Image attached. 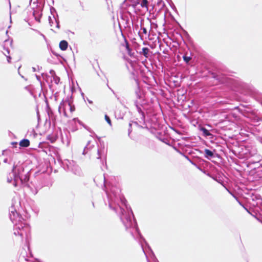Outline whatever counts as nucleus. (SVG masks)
<instances>
[{"mask_svg":"<svg viewBox=\"0 0 262 262\" xmlns=\"http://www.w3.org/2000/svg\"><path fill=\"white\" fill-rule=\"evenodd\" d=\"M101 178L103 182V190L107 195L109 208L118 215L126 230L128 231L134 238L135 237L134 231L137 233L141 248L147 258L142 241L144 242L149 248V246L140 232L132 209L127 204V201L123 195L121 194L120 188L117 186L107 184L104 176H101Z\"/></svg>","mask_w":262,"mask_h":262,"instance_id":"f257e3e1","label":"nucleus"},{"mask_svg":"<svg viewBox=\"0 0 262 262\" xmlns=\"http://www.w3.org/2000/svg\"><path fill=\"white\" fill-rule=\"evenodd\" d=\"M53 146L50 145V152H53L54 155L50 154V173L52 170L51 164L54 163L56 167H62L66 171H72L74 174L81 176L82 172L80 168L76 164L75 161L65 159L62 161L60 156L56 154Z\"/></svg>","mask_w":262,"mask_h":262,"instance_id":"f03ea898","label":"nucleus"},{"mask_svg":"<svg viewBox=\"0 0 262 262\" xmlns=\"http://www.w3.org/2000/svg\"><path fill=\"white\" fill-rule=\"evenodd\" d=\"M37 0H30L29 8L31 9L30 11V16L34 18L37 22H40V17L41 16V8L37 3Z\"/></svg>","mask_w":262,"mask_h":262,"instance_id":"7ed1b4c3","label":"nucleus"},{"mask_svg":"<svg viewBox=\"0 0 262 262\" xmlns=\"http://www.w3.org/2000/svg\"><path fill=\"white\" fill-rule=\"evenodd\" d=\"M125 53H122L123 58L125 60L127 61L128 64L131 68H133L135 60L138 59V55H139L138 50H124Z\"/></svg>","mask_w":262,"mask_h":262,"instance_id":"20e7f679","label":"nucleus"},{"mask_svg":"<svg viewBox=\"0 0 262 262\" xmlns=\"http://www.w3.org/2000/svg\"><path fill=\"white\" fill-rule=\"evenodd\" d=\"M54 125V131L52 134H50V142L53 143L59 137V135L61 136V139L62 141V142L64 143L66 142L67 146L69 145L70 143V140L68 138L67 135H66L67 138L66 140L64 141L63 135L61 134V129L59 127L56 128L55 126V124H53Z\"/></svg>","mask_w":262,"mask_h":262,"instance_id":"39448f33","label":"nucleus"},{"mask_svg":"<svg viewBox=\"0 0 262 262\" xmlns=\"http://www.w3.org/2000/svg\"><path fill=\"white\" fill-rule=\"evenodd\" d=\"M96 159L99 160L102 165L106 164V152L105 151L104 146L97 149Z\"/></svg>","mask_w":262,"mask_h":262,"instance_id":"423d86ee","label":"nucleus"},{"mask_svg":"<svg viewBox=\"0 0 262 262\" xmlns=\"http://www.w3.org/2000/svg\"><path fill=\"white\" fill-rule=\"evenodd\" d=\"M135 88L134 93L136 97V100H140V101L144 100V95L143 91L141 90L139 86V82L138 80L135 79Z\"/></svg>","mask_w":262,"mask_h":262,"instance_id":"0eeeda50","label":"nucleus"},{"mask_svg":"<svg viewBox=\"0 0 262 262\" xmlns=\"http://www.w3.org/2000/svg\"><path fill=\"white\" fill-rule=\"evenodd\" d=\"M66 107H68L70 110L71 112H73L75 110V107L72 104L71 101L69 100V98H67L65 100L64 102L61 103L60 105L59 106V111L60 112L61 110L63 108V114L65 116L67 115L66 112Z\"/></svg>","mask_w":262,"mask_h":262,"instance_id":"6e6552de","label":"nucleus"},{"mask_svg":"<svg viewBox=\"0 0 262 262\" xmlns=\"http://www.w3.org/2000/svg\"><path fill=\"white\" fill-rule=\"evenodd\" d=\"M150 24L148 23L146 24H145L144 23L141 24V29L139 32V34L141 36V37H145V38L147 36H149L148 30L151 29V27L150 26Z\"/></svg>","mask_w":262,"mask_h":262,"instance_id":"1a4fd4ad","label":"nucleus"},{"mask_svg":"<svg viewBox=\"0 0 262 262\" xmlns=\"http://www.w3.org/2000/svg\"><path fill=\"white\" fill-rule=\"evenodd\" d=\"M134 104L136 106L137 111H138V113L140 115V120L143 121V125H145V116L144 112L143 111L142 109V104H140L138 100H135L134 101Z\"/></svg>","mask_w":262,"mask_h":262,"instance_id":"9d476101","label":"nucleus"},{"mask_svg":"<svg viewBox=\"0 0 262 262\" xmlns=\"http://www.w3.org/2000/svg\"><path fill=\"white\" fill-rule=\"evenodd\" d=\"M118 47L120 48H125L126 49H129V45L127 42L125 37L121 34V36L118 39Z\"/></svg>","mask_w":262,"mask_h":262,"instance_id":"9b49d317","label":"nucleus"},{"mask_svg":"<svg viewBox=\"0 0 262 262\" xmlns=\"http://www.w3.org/2000/svg\"><path fill=\"white\" fill-rule=\"evenodd\" d=\"M50 81L51 82L53 81L56 84H57L60 81L59 77L56 76L54 71L51 70H50Z\"/></svg>","mask_w":262,"mask_h":262,"instance_id":"f8f14e48","label":"nucleus"},{"mask_svg":"<svg viewBox=\"0 0 262 262\" xmlns=\"http://www.w3.org/2000/svg\"><path fill=\"white\" fill-rule=\"evenodd\" d=\"M212 77L215 79L220 82L224 83L225 82V78L223 75H221L213 72L211 73Z\"/></svg>","mask_w":262,"mask_h":262,"instance_id":"ddd939ff","label":"nucleus"},{"mask_svg":"<svg viewBox=\"0 0 262 262\" xmlns=\"http://www.w3.org/2000/svg\"><path fill=\"white\" fill-rule=\"evenodd\" d=\"M204 152L205 157L206 158L209 159L214 157V154L213 151L208 149H205Z\"/></svg>","mask_w":262,"mask_h":262,"instance_id":"4468645a","label":"nucleus"},{"mask_svg":"<svg viewBox=\"0 0 262 262\" xmlns=\"http://www.w3.org/2000/svg\"><path fill=\"white\" fill-rule=\"evenodd\" d=\"M183 58L184 61L186 63H188L189 61L191 59V53L189 54L186 52L183 56Z\"/></svg>","mask_w":262,"mask_h":262,"instance_id":"2eb2a0df","label":"nucleus"},{"mask_svg":"<svg viewBox=\"0 0 262 262\" xmlns=\"http://www.w3.org/2000/svg\"><path fill=\"white\" fill-rule=\"evenodd\" d=\"M139 121L142 124L141 125L139 124V123L137 121H134V122L133 121L132 122V125L134 124L136 126L140 127V128H147V127L146 126V124L145 123V125H143V121H141V120H139Z\"/></svg>","mask_w":262,"mask_h":262,"instance_id":"dca6fc26","label":"nucleus"},{"mask_svg":"<svg viewBox=\"0 0 262 262\" xmlns=\"http://www.w3.org/2000/svg\"><path fill=\"white\" fill-rule=\"evenodd\" d=\"M139 3L142 8L148 9V1L147 0H138Z\"/></svg>","mask_w":262,"mask_h":262,"instance_id":"f3484780","label":"nucleus"},{"mask_svg":"<svg viewBox=\"0 0 262 262\" xmlns=\"http://www.w3.org/2000/svg\"><path fill=\"white\" fill-rule=\"evenodd\" d=\"M68 46V43L66 40H62L59 43L60 49H67Z\"/></svg>","mask_w":262,"mask_h":262,"instance_id":"a211bd4d","label":"nucleus"},{"mask_svg":"<svg viewBox=\"0 0 262 262\" xmlns=\"http://www.w3.org/2000/svg\"><path fill=\"white\" fill-rule=\"evenodd\" d=\"M200 130L202 132L203 136L205 137H207L211 135L209 131L204 127H201L200 128Z\"/></svg>","mask_w":262,"mask_h":262,"instance_id":"6ab92c4d","label":"nucleus"},{"mask_svg":"<svg viewBox=\"0 0 262 262\" xmlns=\"http://www.w3.org/2000/svg\"><path fill=\"white\" fill-rule=\"evenodd\" d=\"M30 144V142L27 139H24L19 142V145L21 147H28Z\"/></svg>","mask_w":262,"mask_h":262,"instance_id":"aec40b11","label":"nucleus"},{"mask_svg":"<svg viewBox=\"0 0 262 262\" xmlns=\"http://www.w3.org/2000/svg\"><path fill=\"white\" fill-rule=\"evenodd\" d=\"M150 50H142L139 54L140 55H143L146 58H147L149 55Z\"/></svg>","mask_w":262,"mask_h":262,"instance_id":"412c9836","label":"nucleus"},{"mask_svg":"<svg viewBox=\"0 0 262 262\" xmlns=\"http://www.w3.org/2000/svg\"><path fill=\"white\" fill-rule=\"evenodd\" d=\"M255 158L256 159L255 160H253L252 159L250 160L249 162L251 164L257 163L260 161V157L256 156Z\"/></svg>","mask_w":262,"mask_h":262,"instance_id":"4be33fe9","label":"nucleus"},{"mask_svg":"<svg viewBox=\"0 0 262 262\" xmlns=\"http://www.w3.org/2000/svg\"><path fill=\"white\" fill-rule=\"evenodd\" d=\"M90 143H91V141H89L88 142V143H87L86 145L85 146V147H84V149H83V152H82V154H83V155H85L87 153V152H88V151H87V150L88 149V148H91L92 147L91 146H90V147H89V145H90Z\"/></svg>","mask_w":262,"mask_h":262,"instance_id":"5701e85b","label":"nucleus"},{"mask_svg":"<svg viewBox=\"0 0 262 262\" xmlns=\"http://www.w3.org/2000/svg\"><path fill=\"white\" fill-rule=\"evenodd\" d=\"M257 138L260 142H262V126L259 130V134L257 135Z\"/></svg>","mask_w":262,"mask_h":262,"instance_id":"b1692460","label":"nucleus"},{"mask_svg":"<svg viewBox=\"0 0 262 262\" xmlns=\"http://www.w3.org/2000/svg\"><path fill=\"white\" fill-rule=\"evenodd\" d=\"M255 151H253V152H252V151H250L249 153L248 154H246V156H245V158H247V159H249L252 157H254L255 156V153H254Z\"/></svg>","mask_w":262,"mask_h":262,"instance_id":"393cba45","label":"nucleus"},{"mask_svg":"<svg viewBox=\"0 0 262 262\" xmlns=\"http://www.w3.org/2000/svg\"><path fill=\"white\" fill-rule=\"evenodd\" d=\"M104 117H105V121L108 123V124L110 126H112L111 120L110 118L109 117V116H108L107 115H105Z\"/></svg>","mask_w":262,"mask_h":262,"instance_id":"a878e982","label":"nucleus"},{"mask_svg":"<svg viewBox=\"0 0 262 262\" xmlns=\"http://www.w3.org/2000/svg\"><path fill=\"white\" fill-rule=\"evenodd\" d=\"M253 120L254 122H258L260 121H261L260 118L258 117V116H253Z\"/></svg>","mask_w":262,"mask_h":262,"instance_id":"bb28decb","label":"nucleus"},{"mask_svg":"<svg viewBox=\"0 0 262 262\" xmlns=\"http://www.w3.org/2000/svg\"><path fill=\"white\" fill-rule=\"evenodd\" d=\"M132 123L131 122H130L129 124V128H128V136H129L130 134L132 132Z\"/></svg>","mask_w":262,"mask_h":262,"instance_id":"cd10ccee","label":"nucleus"},{"mask_svg":"<svg viewBox=\"0 0 262 262\" xmlns=\"http://www.w3.org/2000/svg\"><path fill=\"white\" fill-rule=\"evenodd\" d=\"M134 66V65L133 66V67ZM126 68L127 69V70L129 71H130L131 73H133V71H132V69H134V67L132 68L130 67V66L128 64V63H126Z\"/></svg>","mask_w":262,"mask_h":262,"instance_id":"c85d7f7f","label":"nucleus"},{"mask_svg":"<svg viewBox=\"0 0 262 262\" xmlns=\"http://www.w3.org/2000/svg\"><path fill=\"white\" fill-rule=\"evenodd\" d=\"M186 158H187V159L188 160H189V162H190L192 165H194V166H196V163H195L194 162H193L192 160H191L188 158V156H186Z\"/></svg>","mask_w":262,"mask_h":262,"instance_id":"c756f323","label":"nucleus"},{"mask_svg":"<svg viewBox=\"0 0 262 262\" xmlns=\"http://www.w3.org/2000/svg\"><path fill=\"white\" fill-rule=\"evenodd\" d=\"M223 185V186H224V187L226 189V190L233 196L235 198H236V199H237L236 197L234 195L233 193H232L231 191H230L228 189V188H227L223 184H222Z\"/></svg>","mask_w":262,"mask_h":262,"instance_id":"7c9ffc66","label":"nucleus"},{"mask_svg":"<svg viewBox=\"0 0 262 262\" xmlns=\"http://www.w3.org/2000/svg\"><path fill=\"white\" fill-rule=\"evenodd\" d=\"M58 96V92H56L55 93V94H54V98L55 101L57 100Z\"/></svg>","mask_w":262,"mask_h":262,"instance_id":"2f4dec72","label":"nucleus"},{"mask_svg":"<svg viewBox=\"0 0 262 262\" xmlns=\"http://www.w3.org/2000/svg\"><path fill=\"white\" fill-rule=\"evenodd\" d=\"M197 168H198L200 170L202 171L204 173H205V171L203 170L201 167H200L198 165L195 166Z\"/></svg>","mask_w":262,"mask_h":262,"instance_id":"473e14b6","label":"nucleus"},{"mask_svg":"<svg viewBox=\"0 0 262 262\" xmlns=\"http://www.w3.org/2000/svg\"><path fill=\"white\" fill-rule=\"evenodd\" d=\"M197 168H198L200 170L202 171L204 173H205V171L203 170L201 167H200L198 165L195 166Z\"/></svg>","mask_w":262,"mask_h":262,"instance_id":"72a5a7b5","label":"nucleus"},{"mask_svg":"<svg viewBox=\"0 0 262 262\" xmlns=\"http://www.w3.org/2000/svg\"><path fill=\"white\" fill-rule=\"evenodd\" d=\"M168 50H163V53L164 54H168Z\"/></svg>","mask_w":262,"mask_h":262,"instance_id":"f704fd0d","label":"nucleus"},{"mask_svg":"<svg viewBox=\"0 0 262 262\" xmlns=\"http://www.w3.org/2000/svg\"><path fill=\"white\" fill-rule=\"evenodd\" d=\"M50 119H53L52 113V111H51V110H50Z\"/></svg>","mask_w":262,"mask_h":262,"instance_id":"c9c22d12","label":"nucleus"},{"mask_svg":"<svg viewBox=\"0 0 262 262\" xmlns=\"http://www.w3.org/2000/svg\"><path fill=\"white\" fill-rule=\"evenodd\" d=\"M260 197H261V196H260V195H258L257 196H255V198H256L257 200H258V199H260Z\"/></svg>","mask_w":262,"mask_h":262,"instance_id":"e433bc0d","label":"nucleus"},{"mask_svg":"<svg viewBox=\"0 0 262 262\" xmlns=\"http://www.w3.org/2000/svg\"><path fill=\"white\" fill-rule=\"evenodd\" d=\"M73 120H74V121H78V122H80V121L78 120V119L77 118H74V119H73Z\"/></svg>","mask_w":262,"mask_h":262,"instance_id":"4c0bfd02","label":"nucleus"},{"mask_svg":"<svg viewBox=\"0 0 262 262\" xmlns=\"http://www.w3.org/2000/svg\"><path fill=\"white\" fill-rule=\"evenodd\" d=\"M32 70L34 72L36 71V69L34 67L32 68Z\"/></svg>","mask_w":262,"mask_h":262,"instance_id":"58836bf2","label":"nucleus"},{"mask_svg":"<svg viewBox=\"0 0 262 262\" xmlns=\"http://www.w3.org/2000/svg\"><path fill=\"white\" fill-rule=\"evenodd\" d=\"M52 86H53V85H50V90H51Z\"/></svg>","mask_w":262,"mask_h":262,"instance_id":"ea45409f","label":"nucleus"},{"mask_svg":"<svg viewBox=\"0 0 262 262\" xmlns=\"http://www.w3.org/2000/svg\"><path fill=\"white\" fill-rule=\"evenodd\" d=\"M54 172H57V170L56 169H54Z\"/></svg>","mask_w":262,"mask_h":262,"instance_id":"a19ab883","label":"nucleus"},{"mask_svg":"<svg viewBox=\"0 0 262 262\" xmlns=\"http://www.w3.org/2000/svg\"><path fill=\"white\" fill-rule=\"evenodd\" d=\"M238 202H239V204H240V205H241L242 206H244L241 204V203L240 202H239V201H238Z\"/></svg>","mask_w":262,"mask_h":262,"instance_id":"79ce46f5","label":"nucleus"},{"mask_svg":"<svg viewBox=\"0 0 262 262\" xmlns=\"http://www.w3.org/2000/svg\"><path fill=\"white\" fill-rule=\"evenodd\" d=\"M142 49L145 50V49H148L147 48H143Z\"/></svg>","mask_w":262,"mask_h":262,"instance_id":"37998d69","label":"nucleus"},{"mask_svg":"<svg viewBox=\"0 0 262 262\" xmlns=\"http://www.w3.org/2000/svg\"><path fill=\"white\" fill-rule=\"evenodd\" d=\"M41 35L43 36V37L45 39H46V38H45V36H44L43 35Z\"/></svg>","mask_w":262,"mask_h":262,"instance_id":"c03bdc74","label":"nucleus"},{"mask_svg":"<svg viewBox=\"0 0 262 262\" xmlns=\"http://www.w3.org/2000/svg\"><path fill=\"white\" fill-rule=\"evenodd\" d=\"M6 52H7V53H9V50H6Z\"/></svg>","mask_w":262,"mask_h":262,"instance_id":"a18cd8bd","label":"nucleus"},{"mask_svg":"<svg viewBox=\"0 0 262 262\" xmlns=\"http://www.w3.org/2000/svg\"><path fill=\"white\" fill-rule=\"evenodd\" d=\"M10 58L9 57H8V61H9V59H10Z\"/></svg>","mask_w":262,"mask_h":262,"instance_id":"49530a36","label":"nucleus"},{"mask_svg":"<svg viewBox=\"0 0 262 262\" xmlns=\"http://www.w3.org/2000/svg\"><path fill=\"white\" fill-rule=\"evenodd\" d=\"M96 179H97V178H95V179H94V181L95 182Z\"/></svg>","mask_w":262,"mask_h":262,"instance_id":"de8ad7c7","label":"nucleus"},{"mask_svg":"<svg viewBox=\"0 0 262 262\" xmlns=\"http://www.w3.org/2000/svg\"><path fill=\"white\" fill-rule=\"evenodd\" d=\"M98 139H100V137H97Z\"/></svg>","mask_w":262,"mask_h":262,"instance_id":"09e8293b","label":"nucleus"},{"mask_svg":"<svg viewBox=\"0 0 262 262\" xmlns=\"http://www.w3.org/2000/svg\"><path fill=\"white\" fill-rule=\"evenodd\" d=\"M20 67H19V68H18V70H19V69H20Z\"/></svg>","mask_w":262,"mask_h":262,"instance_id":"8fccbe9b","label":"nucleus"},{"mask_svg":"<svg viewBox=\"0 0 262 262\" xmlns=\"http://www.w3.org/2000/svg\"><path fill=\"white\" fill-rule=\"evenodd\" d=\"M147 261H148V262H149V260H148V259H147Z\"/></svg>","mask_w":262,"mask_h":262,"instance_id":"3c124183","label":"nucleus"}]
</instances>
